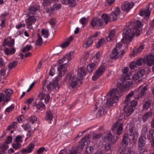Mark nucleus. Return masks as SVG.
I'll list each match as a JSON object with an SVG mask.
<instances>
[{"mask_svg": "<svg viewBox=\"0 0 154 154\" xmlns=\"http://www.w3.org/2000/svg\"><path fill=\"white\" fill-rule=\"evenodd\" d=\"M129 77H126L120 82H118L117 88L110 90L107 93L106 104L109 106H112L114 103L118 102L119 97L125 89L131 86L133 84Z\"/></svg>", "mask_w": 154, "mask_h": 154, "instance_id": "f257e3e1", "label": "nucleus"}, {"mask_svg": "<svg viewBox=\"0 0 154 154\" xmlns=\"http://www.w3.org/2000/svg\"><path fill=\"white\" fill-rule=\"evenodd\" d=\"M126 26L127 27L123 30L122 34L123 37L122 41L123 43H125L128 41L131 40L135 35H136L135 32L133 30L131 27H130L129 23H127Z\"/></svg>", "mask_w": 154, "mask_h": 154, "instance_id": "f03ea898", "label": "nucleus"}, {"mask_svg": "<svg viewBox=\"0 0 154 154\" xmlns=\"http://www.w3.org/2000/svg\"><path fill=\"white\" fill-rule=\"evenodd\" d=\"M122 45L121 43H118L112 50L110 54V58L113 59H116L121 57L125 53L124 51L122 49Z\"/></svg>", "mask_w": 154, "mask_h": 154, "instance_id": "7ed1b4c3", "label": "nucleus"}, {"mask_svg": "<svg viewBox=\"0 0 154 154\" xmlns=\"http://www.w3.org/2000/svg\"><path fill=\"white\" fill-rule=\"evenodd\" d=\"M137 104V102L134 100L129 102L127 104H125L124 107V116L125 117H128L134 112L133 107Z\"/></svg>", "mask_w": 154, "mask_h": 154, "instance_id": "20e7f679", "label": "nucleus"}, {"mask_svg": "<svg viewBox=\"0 0 154 154\" xmlns=\"http://www.w3.org/2000/svg\"><path fill=\"white\" fill-rule=\"evenodd\" d=\"M59 64L57 68L58 71V76L59 77H61L63 76L65 73V72L66 70V68L68 66L66 63L68 62L67 60V58L65 56L63 58L61 59L58 62Z\"/></svg>", "mask_w": 154, "mask_h": 154, "instance_id": "39448f33", "label": "nucleus"}, {"mask_svg": "<svg viewBox=\"0 0 154 154\" xmlns=\"http://www.w3.org/2000/svg\"><path fill=\"white\" fill-rule=\"evenodd\" d=\"M153 7V6L152 4H149L146 6L145 8L140 11L139 14L141 16H144L145 20H148L150 15L151 10Z\"/></svg>", "mask_w": 154, "mask_h": 154, "instance_id": "423d86ee", "label": "nucleus"}, {"mask_svg": "<svg viewBox=\"0 0 154 154\" xmlns=\"http://www.w3.org/2000/svg\"><path fill=\"white\" fill-rule=\"evenodd\" d=\"M3 91L5 94L3 93L0 94V102H2L3 100L5 102H8L10 99V96L13 92L10 89L4 90Z\"/></svg>", "mask_w": 154, "mask_h": 154, "instance_id": "0eeeda50", "label": "nucleus"}, {"mask_svg": "<svg viewBox=\"0 0 154 154\" xmlns=\"http://www.w3.org/2000/svg\"><path fill=\"white\" fill-rule=\"evenodd\" d=\"M68 80V82L70 83V86L72 88L75 87L77 84V81L79 80H78V78H76L74 76H72L70 74L66 75L64 81L67 82Z\"/></svg>", "mask_w": 154, "mask_h": 154, "instance_id": "6e6552de", "label": "nucleus"}, {"mask_svg": "<svg viewBox=\"0 0 154 154\" xmlns=\"http://www.w3.org/2000/svg\"><path fill=\"white\" fill-rule=\"evenodd\" d=\"M29 17L26 20V22L28 28L30 29H32L33 27L32 25L34 23L36 20L38 19L39 17L38 16H31L29 15Z\"/></svg>", "mask_w": 154, "mask_h": 154, "instance_id": "1a4fd4ad", "label": "nucleus"}, {"mask_svg": "<svg viewBox=\"0 0 154 154\" xmlns=\"http://www.w3.org/2000/svg\"><path fill=\"white\" fill-rule=\"evenodd\" d=\"M106 69V67L104 66H100L97 70L94 75L92 77V79L95 81L104 73Z\"/></svg>", "mask_w": 154, "mask_h": 154, "instance_id": "9d476101", "label": "nucleus"}, {"mask_svg": "<svg viewBox=\"0 0 154 154\" xmlns=\"http://www.w3.org/2000/svg\"><path fill=\"white\" fill-rule=\"evenodd\" d=\"M130 27L133 29L136 34L137 36L139 35L140 33V31L139 29L141 26V23L140 21L139 20L136 21L134 22L133 25L131 23H129Z\"/></svg>", "mask_w": 154, "mask_h": 154, "instance_id": "9b49d317", "label": "nucleus"}, {"mask_svg": "<svg viewBox=\"0 0 154 154\" xmlns=\"http://www.w3.org/2000/svg\"><path fill=\"white\" fill-rule=\"evenodd\" d=\"M120 14V9L118 8H116L109 15V19L110 21L116 20L118 16Z\"/></svg>", "mask_w": 154, "mask_h": 154, "instance_id": "f8f14e48", "label": "nucleus"}, {"mask_svg": "<svg viewBox=\"0 0 154 154\" xmlns=\"http://www.w3.org/2000/svg\"><path fill=\"white\" fill-rule=\"evenodd\" d=\"M98 35V32H96L95 33L91 35L88 38L84 44L83 46L86 48L89 47L93 42L94 38L96 37Z\"/></svg>", "mask_w": 154, "mask_h": 154, "instance_id": "ddd939ff", "label": "nucleus"}, {"mask_svg": "<svg viewBox=\"0 0 154 154\" xmlns=\"http://www.w3.org/2000/svg\"><path fill=\"white\" fill-rule=\"evenodd\" d=\"M146 139L144 137H141L139 139L138 149L140 153H142L144 151Z\"/></svg>", "mask_w": 154, "mask_h": 154, "instance_id": "4468645a", "label": "nucleus"}, {"mask_svg": "<svg viewBox=\"0 0 154 154\" xmlns=\"http://www.w3.org/2000/svg\"><path fill=\"white\" fill-rule=\"evenodd\" d=\"M118 127L117 130V134L119 135L121 134L122 132L123 129V125L122 123H120L119 122H117L112 127V129L113 131H115L116 129Z\"/></svg>", "mask_w": 154, "mask_h": 154, "instance_id": "2eb2a0df", "label": "nucleus"}, {"mask_svg": "<svg viewBox=\"0 0 154 154\" xmlns=\"http://www.w3.org/2000/svg\"><path fill=\"white\" fill-rule=\"evenodd\" d=\"M154 55L153 54L148 55L144 57L143 61L148 66H152L154 63Z\"/></svg>", "mask_w": 154, "mask_h": 154, "instance_id": "dca6fc26", "label": "nucleus"}, {"mask_svg": "<svg viewBox=\"0 0 154 154\" xmlns=\"http://www.w3.org/2000/svg\"><path fill=\"white\" fill-rule=\"evenodd\" d=\"M103 22L102 19L95 18H94L91 24L92 26L100 28L103 25Z\"/></svg>", "mask_w": 154, "mask_h": 154, "instance_id": "f3484780", "label": "nucleus"}, {"mask_svg": "<svg viewBox=\"0 0 154 154\" xmlns=\"http://www.w3.org/2000/svg\"><path fill=\"white\" fill-rule=\"evenodd\" d=\"M134 5L133 2H126L122 4V8L123 10L128 12Z\"/></svg>", "mask_w": 154, "mask_h": 154, "instance_id": "a211bd4d", "label": "nucleus"}, {"mask_svg": "<svg viewBox=\"0 0 154 154\" xmlns=\"http://www.w3.org/2000/svg\"><path fill=\"white\" fill-rule=\"evenodd\" d=\"M147 90V87L146 85H142L140 86L138 88V91L140 92L137 94V97L136 98L139 99L141 98L145 94V92Z\"/></svg>", "mask_w": 154, "mask_h": 154, "instance_id": "6ab92c4d", "label": "nucleus"}, {"mask_svg": "<svg viewBox=\"0 0 154 154\" xmlns=\"http://www.w3.org/2000/svg\"><path fill=\"white\" fill-rule=\"evenodd\" d=\"M135 128L134 126H130L129 131L131 134H130V136H132V139L133 140H137L138 137V133L135 131Z\"/></svg>", "mask_w": 154, "mask_h": 154, "instance_id": "aec40b11", "label": "nucleus"}, {"mask_svg": "<svg viewBox=\"0 0 154 154\" xmlns=\"http://www.w3.org/2000/svg\"><path fill=\"white\" fill-rule=\"evenodd\" d=\"M35 147V145L33 143H31L29 144L27 147L25 149H23L21 150L22 153H30L32 151Z\"/></svg>", "mask_w": 154, "mask_h": 154, "instance_id": "412c9836", "label": "nucleus"}, {"mask_svg": "<svg viewBox=\"0 0 154 154\" xmlns=\"http://www.w3.org/2000/svg\"><path fill=\"white\" fill-rule=\"evenodd\" d=\"M40 9V7L38 5H35L30 7L29 8L28 15H34Z\"/></svg>", "mask_w": 154, "mask_h": 154, "instance_id": "4be33fe9", "label": "nucleus"}, {"mask_svg": "<svg viewBox=\"0 0 154 154\" xmlns=\"http://www.w3.org/2000/svg\"><path fill=\"white\" fill-rule=\"evenodd\" d=\"M86 74L85 69L83 67L80 68L79 69L78 73L79 75V77H78V80H81L82 77L85 76Z\"/></svg>", "mask_w": 154, "mask_h": 154, "instance_id": "5701e85b", "label": "nucleus"}, {"mask_svg": "<svg viewBox=\"0 0 154 154\" xmlns=\"http://www.w3.org/2000/svg\"><path fill=\"white\" fill-rule=\"evenodd\" d=\"M14 44V39H11L10 41H9L7 38L4 39L3 42V46H8V47H12Z\"/></svg>", "mask_w": 154, "mask_h": 154, "instance_id": "b1692460", "label": "nucleus"}, {"mask_svg": "<svg viewBox=\"0 0 154 154\" xmlns=\"http://www.w3.org/2000/svg\"><path fill=\"white\" fill-rule=\"evenodd\" d=\"M89 135H87L83 137L81 141V143L82 146H80L81 149H82L83 147L85 145H87V141L89 138Z\"/></svg>", "mask_w": 154, "mask_h": 154, "instance_id": "393cba45", "label": "nucleus"}, {"mask_svg": "<svg viewBox=\"0 0 154 154\" xmlns=\"http://www.w3.org/2000/svg\"><path fill=\"white\" fill-rule=\"evenodd\" d=\"M104 138L105 140L110 142L111 144L113 143L114 142V139L113 138V137L110 133H108L106 134Z\"/></svg>", "mask_w": 154, "mask_h": 154, "instance_id": "a878e982", "label": "nucleus"}, {"mask_svg": "<svg viewBox=\"0 0 154 154\" xmlns=\"http://www.w3.org/2000/svg\"><path fill=\"white\" fill-rule=\"evenodd\" d=\"M15 49L14 48H6L4 50L5 54L7 55H12L15 52Z\"/></svg>", "mask_w": 154, "mask_h": 154, "instance_id": "bb28decb", "label": "nucleus"}, {"mask_svg": "<svg viewBox=\"0 0 154 154\" xmlns=\"http://www.w3.org/2000/svg\"><path fill=\"white\" fill-rule=\"evenodd\" d=\"M54 116L51 112L49 110L45 113V119L47 121H51L52 120Z\"/></svg>", "mask_w": 154, "mask_h": 154, "instance_id": "cd10ccee", "label": "nucleus"}, {"mask_svg": "<svg viewBox=\"0 0 154 154\" xmlns=\"http://www.w3.org/2000/svg\"><path fill=\"white\" fill-rule=\"evenodd\" d=\"M115 33V31L114 29L111 31L110 33L106 38V40L108 42H110L113 39Z\"/></svg>", "mask_w": 154, "mask_h": 154, "instance_id": "c85d7f7f", "label": "nucleus"}, {"mask_svg": "<svg viewBox=\"0 0 154 154\" xmlns=\"http://www.w3.org/2000/svg\"><path fill=\"white\" fill-rule=\"evenodd\" d=\"M152 115V112H149L145 113L143 115L142 117V120L143 122H145Z\"/></svg>", "mask_w": 154, "mask_h": 154, "instance_id": "c756f323", "label": "nucleus"}, {"mask_svg": "<svg viewBox=\"0 0 154 154\" xmlns=\"http://www.w3.org/2000/svg\"><path fill=\"white\" fill-rule=\"evenodd\" d=\"M58 78H56L54 81L51 82L53 85H54L53 86L54 87V88L56 90L60 88V85L58 82Z\"/></svg>", "mask_w": 154, "mask_h": 154, "instance_id": "7c9ffc66", "label": "nucleus"}, {"mask_svg": "<svg viewBox=\"0 0 154 154\" xmlns=\"http://www.w3.org/2000/svg\"><path fill=\"white\" fill-rule=\"evenodd\" d=\"M134 94V91H131L129 93L126 97V99L124 103L125 104H127L130 101V98Z\"/></svg>", "mask_w": 154, "mask_h": 154, "instance_id": "2f4dec72", "label": "nucleus"}, {"mask_svg": "<svg viewBox=\"0 0 154 154\" xmlns=\"http://www.w3.org/2000/svg\"><path fill=\"white\" fill-rule=\"evenodd\" d=\"M73 39V37L72 36L70 37L68 39V41L62 43L61 46L63 48H65L69 45L70 42Z\"/></svg>", "mask_w": 154, "mask_h": 154, "instance_id": "473e14b6", "label": "nucleus"}, {"mask_svg": "<svg viewBox=\"0 0 154 154\" xmlns=\"http://www.w3.org/2000/svg\"><path fill=\"white\" fill-rule=\"evenodd\" d=\"M105 42V40L103 38H101L99 39L96 45V47L97 48H99L104 44Z\"/></svg>", "mask_w": 154, "mask_h": 154, "instance_id": "72a5a7b5", "label": "nucleus"}, {"mask_svg": "<svg viewBox=\"0 0 154 154\" xmlns=\"http://www.w3.org/2000/svg\"><path fill=\"white\" fill-rule=\"evenodd\" d=\"M35 105H33L35 106ZM36 108L37 109H39L41 108H43L44 109H45V106L44 104L42 102H38L37 104L35 105Z\"/></svg>", "mask_w": 154, "mask_h": 154, "instance_id": "f704fd0d", "label": "nucleus"}, {"mask_svg": "<svg viewBox=\"0 0 154 154\" xmlns=\"http://www.w3.org/2000/svg\"><path fill=\"white\" fill-rule=\"evenodd\" d=\"M43 44V41L41 36L38 35L37 36V39L36 41L35 44L37 46H41Z\"/></svg>", "mask_w": 154, "mask_h": 154, "instance_id": "c9c22d12", "label": "nucleus"}, {"mask_svg": "<svg viewBox=\"0 0 154 154\" xmlns=\"http://www.w3.org/2000/svg\"><path fill=\"white\" fill-rule=\"evenodd\" d=\"M151 100H150L146 102L143 105V109L147 110L150 107L151 105Z\"/></svg>", "mask_w": 154, "mask_h": 154, "instance_id": "e433bc0d", "label": "nucleus"}, {"mask_svg": "<svg viewBox=\"0 0 154 154\" xmlns=\"http://www.w3.org/2000/svg\"><path fill=\"white\" fill-rule=\"evenodd\" d=\"M95 64L93 63H92L88 65L87 70L89 72H91L94 69Z\"/></svg>", "mask_w": 154, "mask_h": 154, "instance_id": "4c0bfd02", "label": "nucleus"}, {"mask_svg": "<svg viewBox=\"0 0 154 154\" xmlns=\"http://www.w3.org/2000/svg\"><path fill=\"white\" fill-rule=\"evenodd\" d=\"M41 34L43 37L46 38H47L48 37V31L46 29H43L42 30Z\"/></svg>", "mask_w": 154, "mask_h": 154, "instance_id": "58836bf2", "label": "nucleus"}, {"mask_svg": "<svg viewBox=\"0 0 154 154\" xmlns=\"http://www.w3.org/2000/svg\"><path fill=\"white\" fill-rule=\"evenodd\" d=\"M73 52H71L69 54H67L65 56L67 58V60L68 62L73 58Z\"/></svg>", "mask_w": 154, "mask_h": 154, "instance_id": "ea45409f", "label": "nucleus"}, {"mask_svg": "<svg viewBox=\"0 0 154 154\" xmlns=\"http://www.w3.org/2000/svg\"><path fill=\"white\" fill-rule=\"evenodd\" d=\"M46 91H43L39 94L38 97L39 100H41L44 99L46 95Z\"/></svg>", "mask_w": 154, "mask_h": 154, "instance_id": "a19ab883", "label": "nucleus"}, {"mask_svg": "<svg viewBox=\"0 0 154 154\" xmlns=\"http://www.w3.org/2000/svg\"><path fill=\"white\" fill-rule=\"evenodd\" d=\"M18 62L16 61H14L13 62L10 63L8 65V67L10 69L15 67L17 64Z\"/></svg>", "mask_w": 154, "mask_h": 154, "instance_id": "79ce46f5", "label": "nucleus"}, {"mask_svg": "<svg viewBox=\"0 0 154 154\" xmlns=\"http://www.w3.org/2000/svg\"><path fill=\"white\" fill-rule=\"evenodd\" d=\"M128 137V134H125L124 135L122 140V142L124 144H128L129 141Z\"/></svg>", "mask_w": 154, "mask_h": 154, "instance_id": "37998d69", "label": "nucleus"}, {"mask_svg": "<svg viewBox=\"0 0 154 154\" xmlns=\"http://www.w3.org/2000/svg\"><path fill=\"white\" fill-rule=\"evenodd\" d=\"M102 17L104 20L105 23L107 24L109 20L108 15L106 14H103L102 15Z\"/></svg>", "mask_w": 154, "mask_h": 154, "instance_id": "c03bdc74", "label": "nucleus"}, {"mask_svg": "<svg viewBox=\"0 0 154 154\" xmlns=\"http://www.w3.org/2000/svg\"><path fill=\"white\" fill-rule=\"evenodd\" d=\"M32 48L31 45H27L23 49L22 52H25L26 51H28Z\"/></svg>", "mask_w": 154, "mask_h": 154, "instance_id": "a18cd8bd", "label": "nucleus"}, {"mask_svg": "<svg viewBox=\"0 0 154 154\" xmlns=\"http://www.w3.org/2000/svg\"><path fill=\"white\" fill-rule=\"evenodd\" d=\"M8 143L5 142L2 144L0 146V148L4 150H7L8 148Z\"/></svg>", "mask_w": 154, "mask_h": 154, "instance_id": "49530a36", "label": "nucleus"}, {"mask_svg": "<svg viewBox=\"0 0 154 154\" xmlns=\"http://www.w3.org/2000/svg\"><path fill=\"white\" fill-rule=\"evenodd\" d=\"M61 5L60 4H57L53 5V6L54 10H57L59 9L61 7Z\"/></svg>", "mask_w": 154, "mask_h": 154, "instance_id": "de8ad7c7", "label": "nucleus"}, {"mask_svg": "<svg viewBox=\"0 0 154 154\" xmlns=\"http://www.w3.org/2000/svg\"><path fill=\"white\" fill-rule=\"evenodd\" d=\"M145 71L143 69H141L137 73V74L139 76H140V77L143 76V75L145 74Z\"/></svg>", "mask_w": 154, "mask_h": 154, "instance_id": "09e8293b", "label": "nucleus"}, {"mask_svg": "<svg viewBox=\"0 0 154 154\" xmlns=\"http://www.w3.org/2000/svg\"><path fill=\"white\" fill-rule=\"evenodd\" d=\"M101 134L100 133H98L97 134H94L93 135L92 139L93 140L99 139L101 137Z\"/></svg>", "mask_w": 154, "mask_h": 154, "instance_id": "8fccbe9b", "label": "nucleus"}, {"mask_svg": "<svg viewBox=\"0 0 154 154\" xmlns=\"http://www.w3.org/2000/svg\"><path fill=\"white\" fill-rule=\"evenodd\" d=\"M53 86L51 82H50L49 84L48 85L47 88L49 91H51L53 90L54 88V87Z\"/></svg>", "mask_w": 154, "mask_h": 154, "instance_id": "3c124183", "label": "nucleus"}, {"mask_svg": "<svg viewBox=\"0 0 154 154\" xmlns=\"http://www.w3.org/2000/svg\"><path fill=\"white\" fill-rule=\"evenodd\" d=\"M14 107V106L11 105L9 107L7 108L5 111V112H9L12 110Z\"/></svg>", "mask_w": 154, "mask_h": 154, "instance_id": "603ef678", "label": "nucleus"}, {"mask_svg": "<svg viewBox=\"0 0 154 154\" xmlns=\"http://www.w3.org/2000/svg\"><path fill=\"white\" fill-rule=\"evenodd\" d=\"M68 4L71 7H73L75 5V0H69Z\"/></svg>", "mask_w": 154, "mask_h": 154, "instance_id": "864d4df0", "label": "nucleus"}, {"mask_svg": "<svg viewBox=\"0 0 154 154\" xmlns=\"http://www.w3.org/2000/svg\"><path fill=\"white\" fill-rule=\"evenodd\" d=\"M80 22L82 25H85L87 22V20L86 17H84L82 18L80 20Z\"/></svg>", "mask_w": 154, "mask_h": 154, "instance_id": "5fc2aeb1", "label": "nucleus"}, {"mask_svg": "<svg viewBox=\"0 0 154 154\" xmlns=\"http://www.w3.org/2000/svg\"><path fill=\"white\" fill-rule=\"evenodd\" d=\"M21 144L19 143H17L13 144V147L15 149H18L21 147Z\"/></svg>", "mask_w": 154, "mask_h": 154, "instance_id": "6e6d98bb", "label": "nucleus"}, {"mask_svg": "<svg viewBox=\"0 0 154 154\" xmlns=\"http://www.w3.org/2000/svg\"><path fill=\"white\" fill-rule=\"evenodd\" d=\"M51 2V0H44L43 5L46 7L48 6Z\"/></svg>", "mask_w": 154, "mask_h": 154, "instance_id": "4d7b16f0", "label": "nucleus"}, {"mask_svg": "<svg viewBox=\"0 0 154 154\" xmlns=\"http://www.w3.org/2000/svg\"><path fill=\"white\" fill-rule=\"evenodd\" d=\"M22 136H17L16 138L15 139V141L17 142H21L22 143Z\"/></svg>", "mask_w": 154, "mask_h": 154, "instance_id": "13d9d810", "label": "nucleus"}, {"mask_svg": "<svg viewBox=\"0 0 154 154\" xmlns=\"http://www.w3.org/2000/svg\"><path fill=\"white\" fill-rule=\"evenodd\" d=\"M143 61V60L142 59L140 58L137 60L136 63L137 65L140 66L142 64Z\"/></svg>", "mask_w": 154, "mask_h": 154, "instance_id": "bf43d9fd", "label": "nucleus"}, {"mask_svg": "<svg viewBox=\"0 0 154 154\" xmlns=\"http://www.w3.org/2000/svg\"><path fill=\"white\" fill-rule=\"evenodd\" d=\"M33 100V98H29L27 100L25 103L26 104H28V106H29V104H31Z\"/></svg>", "mask_w": 154, "mask_h": 154, "instance_id": "052dcab7", "label": "nucleus"}, {"mask_svg": "<svg viewBox=\"0 0 154 154\" xmlns=\"http://www.w3.org/2000/svg\"><path fill=\"white\" fill-rule=\"evenodd\" d=\"M140 78V76H139V75L137 73L134 74L132 76L133 79L134 81L138 80Z\"/></svg>", "mask_w": 154, "mask_h": 154, "instance_id": "680f3d73", "label": "nucleus"}, {"mask_svg": "<svg viewBox=\"0 0 154 154\" xmlns=\"http://www.w3.org/2000/svg\"><path fill=\"white\" fill-rule=\"evenodd\" d=\"M46 97L45 99V102L46 103H47L48 102L50 99V97L49 95V94H46Z\"/></svg>", "mask_w": 154, "mask_h": 154, "instance_id": "e2e57ef3", "label": "nucleus"}, {"mask_svg": "<svg viewBox=\"0 0 154 154\" xmlns=\"http://www.w3.org/2000/svg\"><path fill=\"white\" fill-rule=\"evenodd\" d=\"M111 145L109 143H106L105 146L104 148L106 150H109L111 148Z\"/></svg>", "mask_w": 154, "mask_h": 154, "instance_id": "0e129e2a", "label": "nucleus"}, {"mask_svg": "<svg viewBox=\"0 0 154 154\" xmlns=\"http://www.w3.org/2000/svg\"><path fill=\"white\" fill-rule=\"evenodd\" d=\"M137 65L136 62H132L130 65V67L131 69H133L136 67Z\"/></svg>", "mask_w": 154, "mask_h": 154, "instance_id": "69168bd1", "label": "nucleus"}, {"mask_svg": "<svg viewBox=\"0 0 154 154\" xmlns=\"http://www.w3.org/2000/svg\"><path fill=\"white\" fill-rule=\"evenodd\" d=\"M1 20V23L0 25V26L2 28L4 27L5 26V19H3V20Z\"/></svg>", "mask_w": 154, "mask_h": 154, "instance_id": "338daca9", "label": "nucleus"}, {"mask_svg": "<svg viewBox=\"0 0 154 154\" xmlns=\"http://www.w3.org/2000/svg\"><path fill=\"white\" fill-rule=\"evenodd\" d=\"M45 148H41L39 149L37 152V154H41L44 151Z\"/></svg>", "mask_w": 154, "mask_h": 154, "instance_id": "774afa93", "label": "nucleus"}]
</instances>
